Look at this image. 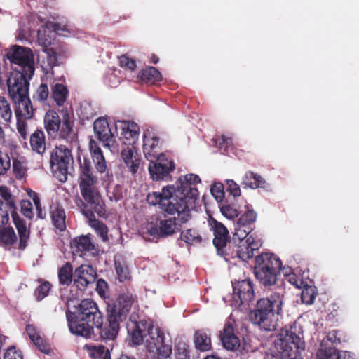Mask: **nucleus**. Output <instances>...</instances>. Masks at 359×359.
Returning <instances> with one entry per match:
<instances>
[{"instance_id":"obj_1","label":"nucleus","mask_w":359,"mask_h":359,"mask_svg":"<svg viewBox=\"0 0 359 359\" xmlns=\"http://www.w3.org/2000/svg\"><path fill=\"white\" fill-rule=\"evenodd\" d=\"M136 296L129 291L119 294L107 302V323L103 325V316L97 303L91 299L81 301L75 311H67L66 317L70 332L76 335L90 338L94 327L99 330L102 339L113 340L120 330L135 302Z\"/></svg>"},{"instance_id":"obj_2","label":"nucleus","mask_w":359,"mask_h":359,"mask_svg":"<svg viewBox=\"0 0 359 359\" xmlns=\"http://www.w3.org/2000/svg\"><path fill=\"white\" fill-rule=\"evenodd\" d=\"M201 183L200 177L195 174L181 176L176 182L177 187H164L161 192L149 194L147 201L151 205H158L164 213L169 215L177 214L182 222H188L191 218V210L195 208L199 192L195 187Z\"/></svg>"},{"instance_id":"obj_3","label":"nucleus","mask_w":359,"mask_h":359,"mask_svg":"<svg viewBox=\"0 0 359 359\" xmlns=\"http://www.w3.org/2000/svg\"><path fill=\"white\" fill-rule=\"evenodd\" d=\"M284 294V289L279 288L269 297L259 299L249 314L252 323L262 330L275 331L278 327V316L282 313Z\"/></svg>"},{"instance_id":"obj_4","label":"nucleus","mask_w":359,"mask_h":359,"mask_svg":"<svg viewBox=\"0 0 359 359\" xmlns=\"http://www.w3.org/2000/svg\"><path fill=\"white\" fill-rule=\"evenodd\" d=\"M79 185L85 203L93 205L98 213H104V201L97 188L98 178L96 176L91 161L88 156H79Z\"/></svg>"},{"instance_id":"obj_5","label":"nucleus","mask_w":359,"mask_h":359,"mask_svg":"<svg viewBox=\"0 0 359 359\" xmlns=\"http://www.w3.org/2000/svg\"><path fill=\"white\" fill-rule=\"evenodd\" d=\"M281 266V260L274 254L262 253L255 257L254 273L260 284L271 287L276 283Z\"/></svg>"},{"instance_id":"obj_6","label":"nucleus","mask_w":359,"mask_h":359,"mask_svg":"<svg viewBox=\"0 0 359 359\" xmlns=\"http://www.w3.org/2000/svg\"><path fill=\"white\" fill-rule=\"evenodd\" d=\"M296 327L281 330L277 339L274 341L276 351L269 359H294L299 348L302 340L299 334L294 331Z\"/></svg>"},{"instance_id":"obj_7","label":"nucleus","mask_w":359,"mask_h":359,"mask_svg":"<svg viewBox=\"0 0 359 359\" xmlns=\"http://www.w3.org/2000/svg\"><path fill=\"white\" fill-rule=\"evenodd\" d=\"M145 346L151 359H170L172 346L165 342V334L150 323Z\"/></svg>"},{"instance_id":"obj_8","label":"nucleus","mask_w":359,"mask_h":359,"mask_svg":"<svg viewBox=\"0 0 359 359\" xmlns=\"http://www.w3.org/2000/svg\"><path fill=\"white\" fill-rule=\"evenodd\" d=\"M0 196L1 199L4 201V205L6 207H8L10 210H13L12 219L19 236L18 249L23 250L27 246L30 237V230L27 227L25 221L21 219L16 212L14 196L11 194L7 186H0Z\"/></svg>"},{"instance_id":"obj_9","label":"nucleus","mask_w":359,"mask_h":359,"mask_svg":"<svg viewBox=\"0 0 359 359\" xmlns=\"http://www.w3.org/2000/svg\"><path fill=\"white\" fill-rule=\"evenodd\" d=\"M50 163L55 177L61 182H66L73 163L71 150L65 145L56 146L50 153Z\"/></svg>"},{"instance_id":"obj_10","label":"nucleus","mask_w":359,"mask_h":359,"mask_svg":"<svg viewBox=\"0 0 359 359\" xmlns=\"http://www.w3.org/2000/svg\"><path fill=\"white\" fill-rule=\"evenodd\" d=\"M7 57L13 65H17L13 69L25 72L28 76H33L35 70L34 54L31 48L13 46L7 53Z\"/></svg>"},{"instance_id":"obj_11","label":"nucleus","mask_w":359,"mask_h":359,"mask_svg":"<svg viewBox=\"0 0 359 359\" xmlns=\"http://www.w3.org/2000/svg\"><path fill=\"white\" fill-rule=\"evenodd\" d=\"M76 204L83 215L88 219L90 225L96 230L97 233L102 238V241H108L107 226L102 222L97 219L94 214L95 212L100 217H107L105 203H104L103 205L104 213H98L93 205L85 203L81 198L76 201Z\"/></svg>"},{"instance_id":"obj_12","label":"nucleus","mask_w":359,"mask_h":359,"mask_svg":"<svg viewBox=\"0 0 359 359\" xmlns=\"http://www.w3.org/2000/svg\"><path fill=\"white\" fill-rule=\"evenodd\" d=\"M32 76H28L25 72L13 69L7 79V86L11 98L29 94V80Z\"/></svg>"},{"instance_id":"obj_13","label":"nucleus","mask_w":359,"mask_h":359,"mask_svg":"<svg viewBox=\"0 0 359 359\" xmlns=\"http://www.w3.org/2000/svg\"><path fill=\"white\" fill-rule=\"evenodd\" d=\"M143 138V152L149 161L164 155L161 151L163 140L158 133L153 128L147 129L144 132Z\"/></svg>"},{"instance_id":"obj_14","label":"nucleus","mask_w":359,"mask_h":359,"mask_svg":"<svg viewBox=\"0 0 359 359\" xmlns=\"http://www.w3.org/2000/svg\"><path fill=\"white\" fill-rule=\"evenodd\" d=\"M165 216L163 219H159L156 224L152 226L149 230V233L154 236H158L161 238H166L172 236L182 230V225L187 222H182L180 217Z\"/></svg>"},{"instance_id":"obj_15","label":"nucleus","mask_w":359,"mask_h":359,"mask_svg":"<svg viewBox=\"0 0 359 359\" xmlns=\"http://www.w3.org/2000/svg\"><path fill=\"white\" fill-rule=\"evenodd\" d=\"M233 291V298L238 306L248 305L255 299L253 283L250 279H245L234 283Z\"/></svg>"},{"instance_id":"obj_16","label":"nucleus","mask_w":359,"mask_h":359,"mask_svg":"<svg viewBox=\"0 0 359 359\" xmlns=\"http://www.w3.org/2000/svg\"><path fill=\"white\" fill-rule=\"evenodd\" d=\"M149 162V171L153 180H163L175 169V163L167 158L165 155L160 156Z\"/></svg>"},{"instance_id":"obj_17","label":"nucleus","mask_w":359,"mask_h":359,"mask_svg":"<svg viewBox=\"0 0 359 359\" xmlns=\"http://www.w3.org/2000/svg\"><path fill=\"white\" fill-rule=\"evenodd\" d=\"M96 278L97 273L90 265L82 264L74 272V285L80 291H85Z\"/></svg>"},{"instance_id":"obj_18","label":"nucleus","mask_w":359,"mask_h":359,"mask_svg":"<svg viewBox=\"0 0 359 359\" xmlns=\"http://www.w3.org/2000/svg\"><path fill=\"white\" fill-rule=\"evenodd\" d=\"M74 123L71 119L69 114L66 111L63 113V121L58 126V132L57 135L48 136L52 140H62L67 142H74L77 137L76 133L74 130Z\"/></svg>"},{"instance_id":"obj_19","label":"nucleus","mask_w":359,"mask_h":359,"mask_svg":"<svg viewBox=\"0 0 359 359\" xmlns=\"http://www.w3.org/2000/svg\"><path fill=\"white\" fill-rule=\"evenodd\" d=\"M149 325L150 323L145 319L140 320L138 321L131 320L128 323V333L133 345L137 346L143 342L144 336V333L146 331L148 332Z\"/></svg>"},{"instance_id":"obj_20","label":"nucleus","mask_w":359,"mask_h":359,"mask_svg":"<svg viewBox=\"0 0 359 359\" xmlns=\"http://www.w3.org/2000/svg\"><path fill=\"white\" fill-rule=\"evenodd\" d=\"M93 129L97 139L103 143L104 147L109 148L114 140L107 119L97 118L94 121Z\"/></svg>"},{"instance_id":"obj_21","label":"nucleus","mask_w":359,"mask_h":359,"mask_svg":"<svg viewBox=\"0 0 359 359\" xmlns=\"http://www.w3.org/2000/svg\"><path fill=\"white\" fill-rule=\"evenodd\" d=\"M89 150L96 170L101 174L106 172L108 180H110L109 178L112 177V174H109L104 154L94 140H90L89 142Z\"/></svg>"},{"instance_id":"obj_22","label":"nucleus","mask_w":359,"mask_h":359,"mask_svg":"<svg viewBox=\"0 0 359 359\" xmlns=\"http://www.w3.org/2000/svg\"><path fill=\"white\" fill-rule=\"evenodd\" d=\"M208 224L214 235L213 245L215 247H219L226 243L230 239L227 228L220 222L212 216L208 218Z\"/></svg>"},{"instance_id":"obj_23","label":"nucleus","mask_w":359,"mask_h":359,"mask_svg":"<svg viewBox=\"0 0 359 359\" xmlns=\"http://www.w3.org/2000/svg\"><path fill=\"white\" fill-rule=\"evenodd\" d=\"M15 104V113L17 118L30 119L34 114V108L29 94L12 98Z\"/></svg>"},{"instance_id":"obj_24","label":"nucleus","mask_w":359,"mask_h":359,"mask_svg":"<svg viewBox=\"0 0 359 359\" xmlns=\"http://www.w3.org/2000/svg\"><path fill=\"white\" fill-rule=\"evenodd\" d=\"M220 337L222 345L226 350L235 351L241 345L239 338L235 334L233 325L230 321L224 324Z\"/></svg>"},{"instance_id":"obj_25","label":"nucleus","mask_w":359,"mask_h":359,"mask_svg":"<svg viewBox=\"0 0 359 359\" xmlns=\"http://www.w3.org/2000/svg\"><path fill=\"white\" fill-rule=\"evenodd\" d=\"M63 121V116L60 118L59 114L54 110H48L43 118L44 128L48 136L57 135L58 132V126Z\"/></svg>"},{"instance_id":"obj_26","label":"nucleus","mask_w":359,"mask_h":359,"mask_svg":"<svg viewBox=\"0 0 359 359\" xmlns=\"http://www.w3.org/2000/svg\"><path fill=\"white\" fill-rule=\"evenodd\" d=\"M121 156L130 171L133 174L136 173L140 163L139 154L134 152L133 147H126L121 150Z\"/></svg>"},{"instance_id":"obj_27","label":"nucleus","mask_w":359,"mask_h":359,"mask_svg":"<svg viewBox=\"0 0 359 359\" xmlns=\"http://www.w3.org/2000/svg\"><path fill=\"white\" fill-rule=\"evenodd\" d=\"M241 186L245 189L250 188L252 189L266 188V182L260 175L252 171H247L242 177Z\"/></svg>"},{"instance_id":"obj_28","label":"nucleus","mask_w":359,"mask_h":359,"mask_svg":"<svg viewBox=\"0 0 359 359\" xmlns=\"http://www.w3.org/2000/svg\"><path fill=\"white\" fill-rule=\"evenodd\" d=\"M71 248L76 254L81 256L83 252L93 251L95 245L89 236H81L72 241Z\"/></svg>"},{"instance_id":"obj_29","label":"nucleus","mask_w":359,"mask_h":359,"mask_svg":"<svg viewBox=\"0 0 359 359\" xmlns=\"http://www.w3.org/2000/svg\"><path fill=\"white\" fill-rule=\"evenodd\" d=\"M29 144L34 152L43 155L46 151V137L43 131L37 129L31 134Z\"/></svg>"},{"instance_id":"obj_30","label":"nucleus","mask_w":359,"mask_h":359,"mask_svg":"<svg viewBox=\"0 0 359 359\" xmlns=\"http://www.w3.org/2000/svg\"><path fill=\"white\" fill-rule=\"evenodd\" d=\"M138 78L142 83L147 85H154L162 80L161 72L151 66L142 69L138 74Z\"/></svg>"},{"instance_id":"obj_31","label":"nucleus","mask_w":359,"mask_h":359,"mask_svg":"<svg viewBox=\"0 0 359 359\" xmlns=\"http://www.w3.org/2000/svg\"><path fill=\"white\" fill-rule=\"evenodd\" d=\"M238 244L234 240L229 239L226 243L219 247H215L217 255L223 257L226 261L237 258Z\"/></svg>"},{"instance_id":"obj_32","label":"nucleus","mask_w":359,"mask_h":359,"mask_svg":"<svg viewBox=\"0 0 359 359\" xmlns=\"http://www.w3.org/2000/svg\"><path fill=\"white\" fill-rule=\"evenodd\" d=\"M68 94L67 87L62 83H57L52 88L50 99L53 100L57 107H62L65 103Z\"/></svg>"},{"instance_id":"obj_33","label":"nucleus","mask_w":359,"mask_h":359,"mask_svg":"<svg viewBox=\"0 0 359 359\" xmlns=\"http://www.w3.org/2000/svg\"><path fill=\"white\" fill-rule=\"evenodd\" d=\"M194 341L196 349L207 351L211 348L210 334L205 331L199 330L194 334Z\"/></svg>"},{"instance_id":"obj_34","label":"nucleus","mask_w":359,"mask_h":359,"mask_svg":"<svg viewBox=\"0 0 359 359\" xmlns=\"http://www.w3.org/2000/svg\"><path fill=\"white\" fill-rule=\"evenodd\" d=\"M120 127L121 128V135H123L124 138L130 140H133V142L137 139L140 128L137 123L133 121H119Z\"/></svg>"},{"instance_id":"obj_35","label":"nucleus","mask_w":359,"mask_h":359,"mask_svg":"<svg viewBox=\"0 0 359 359\" xmlns=\"http://www.w3.org/2000/svg\"><path fill=\"white\" fill-rule=\"evenodd\" d=\"M58 280L60 285L69 286L74 283L73 266L69 262H65L58 270Z\"/></svg>"},{"instance_id":"obj_36","label":"nucleus","mask_w":359,"mask_h":359,"mask_svg":"<svg viewBox=\"0 0 359 359\" xmlns=\"http://www.w3.org/2000/svg\"><path fill=\"white\" fill-rule=\"evenodd\" d=\"M44 52L46 54V60L42 62L41 68L46 74L53 75V67L58 65L57 53L53 48H46Z\"/></svg>"},{"instance_id":"obj_37","label":"nucleus","mask_w":359,"mask_h":359,"mask_svg":"<svg viewBox=\"0 0 359 359\" xmlns=\"http://www.w3.org/2000/svg\"><path fill=\"white\" fill-rule=\"evenodd\" d=\"M84 348L92 359H111V352L103 345H86Z\"/></svg>"},{"instance_id":"obj_38","label":"nucleus","mask_w":359,"mask_h":359,"mask_svg":"<svg viewBox=\"0 0 359 359\" xmlns=\"http://www.w3.org/2000/svg\"><path fill=\"white\" fill-rule=\"evenodd\" d=\"M65 218V212L62 208L56 207L53 210H52V222L54 226L60 231H63L66 229Z\"/></svg>"},{"instance_id":"obj_39","label":"nucleus","mask_w":359,"mask_h":359,"mask_svg":"<svg viewBox=\"0 0 359 359\" xmlns=\"http://www.w3.org/2000/svg\"><path fill=\"white\" fill-rule=\"evenodd\" d=\"M16 242L17 236L12 227L0 228V245L11 246Z\"/></svg>"},{"instance_id":"obj_40","label":"nucleus","mask_w":359,"mask_h":359,"mask_svg":"<svg viewBox=\"0 0 359 359\" xmlns=\"http://www.w3.org/2000/svg\"><path fill=\"white\" fill-rule=\"evenodd\" d=\"M49 98L50 99V93L46 83L40 84L32 95L34 102L41 104H46Z\"/></svg>"},{"instance_id":"obj_41","label":"nucleus","mask_w":359,"mask_h":359,"mask_svg":"<svg viewBox=\"0 0 359 359\" xmlns=\"http://www.w3.org/2000/svg\"><path fill=\"white\" fill-rule=\"evenodd\" d=\"M245 207L247 209L246 211L241 215L236 223H238V226L252 227L256 220L257 213L252 210H249L248 205H245Z\"/></svg>"},{"instance_id":"obj_42","label":"nucleus","mask_w":359,"mask_h":359,"mask_svg":"<svg viewBox=\"0 0 359 359\" xmlns=\"http://www.w3.org/2000/svg\"><path fill=\"white\" fill-rule=\"evenodd\" d=\"M114 266L118 280L120 282L128 281L131 279L130 270L125 262L115 260Z\"/></svg>"},{"instance_id":"obj_43","label":"nucleus","mask_w":359,"mask_h":359,"mask_svg":"<svg viewBox=\"0 0 359 359\" xmlns=\"http://www.w3.org/2000/svg\"><path fill=\"white\" fill-rule=\"evenodd\" d=\"M180 232L181 240L188 244L194 245L200 243L202 241L201 236L195 229H189L184 231L181 230Z\"/></svg>"},{"instance_id":"obj_44","label":"nucleus","mask_w":359,"mask_h":359,"mask_svg":"<svg viewBox=\"0 0 359 359\" xmlns=\"http://www.w3.org/2000/svg\"><path fill=\"white\" fill-rule=\"evenodd\" d=\"M11 170V159L9 156L0 150V180L6 178Z\"/></svg>"},{"instance_id":"obj_45","label":"nucleus","mask_w":359,"mask_h":359,"mask_svg":"<svg viewBox=\"0 0 359 359\" xmlns=\"http://www.w3.org/2000/svg\"><path fill=\"white\" fill-rule=\"evenodd\" d=\"M252 230V227H242L238 226V223H236L234 233L233 234L232 239L234 240V241H236L237 243H240L243 241H245V239L250 236V232Z\"/></svg>"},{"instance_id":"obj_46","label":"nucleus","mask_w":359,"mask_h":359,"mask_svg":"<svg viewBox=\"0 0 359 359\" xmlns=\"http://www.w3.org/2000/svg\"><path fill=\"white\" fill-rule=\"evenodd\" d=\"M253 256L254 253L248 244L245 243H243V241L238 244L237 258L242 261L247 262L252 258Z\"/></svg>"},{"instance_id":"obj_47","label":"nucleus","mask_w":359,"mask_h":359,"mask_svg":"<svg viewBox=\"0 0 359 359\" xmlns=\"http://www.w3.org/2000/svg\"><path fill=\"white\" fill-rule=\"evenodd\" d=\"M219 208L222 214L229 219L237 217L241 212L232 204H223Z\"/></svg>"},{"instance_id":"obj_48","label":"nucleus","mask_w":359,"mask_h":359,"mask_svg":"<svg viewBox=\"0 0 359 359\" xmlns=\"http://www.w3.org/2000/svg\"><path fill=\"white\" fill-rule=\"evenodd\" d=\"M340 351L335 348H325L318 350L316 354V359H336Z\"/></svg>"},{"instance_id":"obj_49","label":"nucleus","mask_w":359,"mask_h":359,"mask_svg":"<svg viewBox=\"0 0 359 359\" xmlns=\"http://www.w3.org/2000/svg\"><path fill=\"white\" fill-rule=\"evenodd\" d=\"M316 293L314 287L306 285L302 291L301 299L303 303L312 304L316 299Z\"/></svg>"},{"instance_id":"obj_50","label":"nucleus","mask_w":359,"mask_h":359,"mask_svg":"<svg viewBox=\"0 0 359 359\" xmlns=\"http://www.w3.org/2000/svg\"><path fill=\"white\" fill-rule=\"evenodd\" d=\"M0 117L3 118L5 122L10 121L12 112L8 101L4 97L0 95Z\"/></svg>"},{"instance_id":"obj_51","label":"nucleus","mask_w":359,"mask_h":359,"mask_svg":"<svg viewBox=\"0 0 359 359\" xmlns=\"http://www.w3.org/2000/svg\"><path fill=\"white\" fill-rule=\"evenodd\" d=\"M118 58L121 67L130 71H134L136 69V61L129 57L126 54L122 55Z\"/></svg>"},{"instance_id":"obj_52","label":"nucleus","mask_w":359,"mask_h":359,"mask_svg":"<svg viewBox=\"0 0 359 359\" xmlns=\"http://www.w3.org/2000/svg\"><path fill=\"white\" fill-rule=\"evenodd\" d=\"M212 196L218 201L222 202L224 198L225 193L224 191V185L222 183H215L211 189Z\"/></svg>"},{"instance_id":"obj_53","label":"nucleus","mask_w":359,"mask_h":359,"mask_svg":"<svg viewBox=\"0 0 359 359\" xmlns=\"http://www.w3.org/2000/svg\"><path fill=\"white\" fill-rule=\"evenodd\" d=\"M51 289V285L49 282L46 281L41 283L35 290V295L38 300H42L48 296Z\"/></svg>"},{"instance_id":"obj_54","label":"nucleus","mask_w":359,"mask_h":359,"mask_svg":"<svg viewBox=\"0 0 359 359\" xmlns=\"http://www.w3.org/2000/svg\"><path fill=\"white\" fill-rule=\"evenodd\" d=\"M32 341L36 348L42 353L48 354L50 351V344L43 339L40 335L36 337Z\"/></svg>"},{"instance_id":"obj_55","label":"nucleus","mask_w":359,"mask_h":359,"mask_svg":"<svg viewBox=\"0 0 359 359\" xmlns=\"http://www.w3.org/2000/svg\"><path fill=\"white\" fill-rule=\"evenodd\" d=\"M21 212L27 218L32 219L34 213L32 211V204L29 200H22L20 203Z\"/></svg>"},{"instance_id":"obj_56","label":"nucleus","mask_w":359,"mask_h":359,"mask_svg":"<svg viewBox=\"0 0 359 359\" xmlns=\"http://www.w3.org/2000/svg\"><path fill=\"white\" fill-rule=\"evenodd\" d=\"M226 182V191L229 192L233 197L241 196V191L239 185L233 180H227Z\"/></svg>"},{"instance_id":"obj_57","label":"nucleus","mask_w":359,"mask_h":359,"mask_svg":"<svg viewBox=\"0 0 359 359\" xmlns=\"http://www.w3.org/2000/svg\"><path fill=\"white\" fill-rule=\"evenodd\" d=\"M245 243L249 245V248L254 252V251L259 250L262 243L259 238L253 236V235L249 236L245 241H243V243Z\"/></svg>"},{"instance_id":"obj_58","label":"nucleus","mask_w":359,"mask_h":359,"mask_svg":"<svg viewBox=\"0 0 359 359\" xmlns=\"http://www.w3.org/2000/svg\"><path fill=\"white\" fill-rule=\"evenodd\" d=\"M13 170L17 179H22L25 175L22 163L17 158L13 159Z\"/></svg>"},{"instance_id":"obj_59","label":"nucleus","mask_w":359,"mask_h":359,"mask_svg":"<svg viewBox=\"0 0 359 359\" xmlns=\"http://www.w3.org/2000/svg\"><path fill=\"white\" fill-rule=\"evenodd\" d=\"M289 271H291V269H290ZM285 280L297 288H300L303 284L302 280L299 278L294 273L291 271L289 273H287V271L286 272Z\"/></svg>"},{"instance_id":"obj_60","label":"nucleus","mask_w":359,"mask_h":359,"mask_svg":"<svg viewBox=\"0 0 359 359\" xmlns=\"http://www.w3.org/2000/svg\"><path fill=\"white\" fill-rule=\"evenodd\" d=\"M4 359H23V358L21 351H17L15 346H11L6 350Z\"/></svg>"},{"instance_id":"obj_61","label":"nucleus","mask_w":359,"mask_h":359,"mask_svg":"<svg viewBox=\"0 0 359 359\" xmlns=\"http://www.w3.org/2000/svg\"><path fill=\"white\" fill-rule=\"evenodd\" d=\"M344 313V310L341 308L337 303H333L331 306L330 312L327 314V318L330 320H333Z\"/></svg>"},{"instance_id":"obj_62","label":"nucleus","mask_w":359,"mask_h":359,"mask_svg":"<svg viewBox=\"0 0 359 359\" xmlns=\"http://www.w3.org/2000/svg\"><path fill=\"white\" fill-rule=\"evenodd\" d=\"M25 119L17 118V130L23 140H27V123Z\"/></svg>"},{"instance_id":"obj_63","label":"nucleus","mask_w":359,"mask_h":359,"mask_svg":"<svg viewBox=\"0 0 359 359\" xmlns=\"http://www.w3.org/2000/svg\"><path fill=\"white\" fill-rule=\"evenodd\" d=\"M13 210H10L8 207L4 205V201L0 199V217L2 223H8L9 221V212L12 214Z\"/></svg>"},{"instance_id":"obj_64","label":"nucleus","mask_w":359,"mask_h":359,"mask_svg":"<svg viewBox=\"0 0 359 359\" xmlns=\"http://www.w3.org/2000/svg\"><path fill=\"white\" fill-rule=\"evenodd\" d=\"M107 290V283L102 278L98 279L96 283V291L98 293V294L102 297H104Z\"/></svg>"}]
</instances>
